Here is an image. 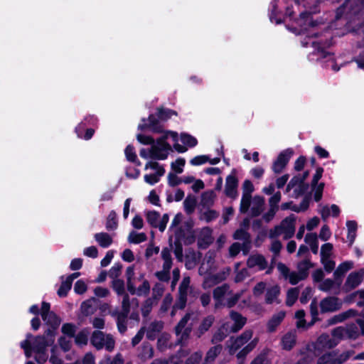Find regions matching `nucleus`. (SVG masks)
<instances>
[{"mask_svg": "<svg viewBox=\"0 0 364 364\" xmlns=\"http://www.w3.org/2000/svg\"><path fill=\"white\" fill-rule=\"evenodd\" d=\"M46 316L47 319L43 321L50 325L52 329H48L46 336H37L34 338L28 334L26 339L21 342V347L24 350L26 358H30L33 352L35 360L38 364H44L48 360L46 347L54 343V330L60 323L59 318L52 311L47 314Z\"/></svg>", "mask_w": 364, "mask_h": 364, "instance_id": "obj_1", "label": "nucleus"}, {"mask_svg": "<svg viewBox=\"0 0 364 364\" xmlns=\"http://www.w3.org/2000/svg\"><path fill=\"white\" fill-rule=\"evenodd\" d=\"M304 2V7L306 9H311L318 2V0H272L270 4V15L269 18L272 22H274L277 24L281 23L280 18H277V15L281 12V9L283 4H285L286 15L291 17L293 14L296 11L291 10V7H294V5L300 12L299 18L296 20V23L300 26L299 33L304 32L306 30V27L309 26H314L310 13L309 11H301L300 9L301 2Z\"/></svg>", "mask_w": 364, "mask_h": 364, "instance_id": "obj_2", "label": "nucleus"}, {"mask_svg": "<svg viewBox=\"0 0 364 364\" xmlns=\"http://www.w3.org/2000/svg\"><path fill=\"white\" fill-rule=\"evenodd\" d=\"M168 137H171L175 142L174 149L180 153L186 151L187 149L178 144V134L174 132H167L165 135L159 139L156 144H153L150 149H142L140 150L139 155L144 159H153L157 160H164L167 158L171 151V146L166 141Z\"/></svg>", "mask_w": 364, "mask_h": 364, "instance_id": "obj_3", "label": "nucleus"}, {"mask_svg": "<svg viewBox=\"0 0 364 364\" xmlns=\"http://www.w3.org/2000/svg\"><path fill=\"white\" fill-rule=\"evenodd\" d=\"M252 336L253 331L252 330H246L241 335L232 339L229 346L230 353L235 354L244 345L247 344L237 354L238 358H245L258 343L259 338L257 337L252 338Z\"/></svg>", "mask_w": 364, "mask_h": 364, "instance_id": "obj_4", "label": "nucleus"}, {"mask_svg": "<svg viewBox=\"0 0 364 364\" xmlns=\"http://www.w3.org/2000/svg\"><path fill=\"white\" fill-rule=\"evenodd\" d=\"M346 338H348L347 332L343 327H338L333 329L331 337L327 334H322L314 344L315 350L318 351V353L315 352V355H318L323 350L335 347L342 339Z\"/></svg>", "mask_w": 364, "mask_h": 364, "instance_id": "obj_5", "label": "nucleus"}, {"mask_svg": "<svg viewBox=\"0 0 364 364\" xmlns=\"http://www.w3.org/2000/svg\"><path fill=\"white\" fill-rule=\"evenodd\" d=\"M295 232V218L292 216L284 218L279 226L269 231V237L275 238L276 237L283 235L285 240L291 237Z\"/></svg>", "mask_w": 364, "mask_h": 364, "instance_id": "obj_6", "label": "nucleus"}, {"mask_svg": "<svg viewBox=\"0 0 364 364\" xmlns=\"http://www.w3.org/2000/svg\"><path fill=\"white\" fill-rule=\"evenodd\" d=\"M90 342L96 349L105 348L108 351H112L115 345V341L110 334H105L100 331H95L92 333Z\"/></svg>", "mask_w": 364, "mask_h": 364, "instance_id": "obj_7", "label": "nucleus"}, {"mask_svg": "<svg viewBox=\"0 0 364 364\" xmlns=\"http://www.w3.org/2000/svg\"><path fill=\"white\" fill-rule=\"evenodd\" d=\"M230 272V268L224 269L217 273L207 274L206 275H201L203 277V282L202 287L203 289H207L213 287L217 284L225 280Z\"/></svg>", "mask_w": 364, "mask_h": 364, "instance_id": "obj_8", "label": "nucleus"}, {"mask_svg": "<svg viewBox=\"0 0 364 364\" xmlns=\"http://www.w3.org/2000/svg\"><path fill=\"white\" fill-rule=\"evenodd\" d=\"M230 272V268L224 269L217 273L207 274L206 275H201L203 277V282L202 287L203 289H207L213 287L217 284L225 280Z\"/></svg>", "mask_w": 364, "mask_h": 364, "instance_id": "obj_9", "label": "nucleus"}, {"mask_svg": "<svg viewBox=\"0 0 364 364\" xmlns=\"http://www.w3.org/2000/svg\"><path fill=\"white\" fill-rule=\"evenodd\" d=\"M230 272V268L224 269L217 273L207 274L206 275H201L203 277V282L202 287L203 289H207L213 287L217 284L225 280Z\"/></svg>", "mask_w": 364, "mask_h": 364, "instance_id": "obj_10", "label": "nucleus"}, {"mask_svg": "<svg viewBox=\"0 0 364 364\" xmlns=\"http://www.w3.org/2000/svg\"><path fill=\"white\" fill-rule=\"evenodd\" d=\"M149 168L155 171V173L146 174L144 176V181L150 185H154L158 183L160 178L164 176L165 170L163 166H160L159 164L156 161H149L146 163L144 169L147 170Z\"/></svg>", "mask_w": 364, "mask_h": 364, "instance_id": "obj_11", "label": "nucleus"}, {"mask_svg": "<svg viewBox=\"0 0 364 364\" xmlns=\"http://www.w3.org/2000/svg\"><path fill=\"white\" fill-rule=\"evenodd\" d=\"M147 222L154 228H157L161 232H164L169 220L168 214H164L160 219V215L154 210L147 211L146 213Z\"/></svg>", "mask_w": 364, "mask_h": 364, "instance_id": "obj_12", "label": "nucleus"}, {"mask_svg": "<svg viewBox=\"0 0 364 364\" xmlns=\"http://www.w3.org/2000/svg\"><path fill=\"white\" fill-rule=\"evenodd\" d=\"M218 268L215 262V253L213 252H208L205 254L203 262L199 267L198 273L201 275H206L207 274L213 273Z\"/></svg>", "mask_w": 364, "mask_h": 364, "instance_id": "obj_13", "label": "nucleus"}, {"mask_svg": "<svg viewBox=\"0 0 364 364\" xmlns=\"http://www.w3.org/2000/svg\"><path fill=\"white\" fill-rule=\"evenodd\" d=\"M250 205L247 206L245 210L242 209V201L240 202V212L241 213H247L248 209L250 208V214L252 216H258L260 215L264 209L265 205L264 198L259 196H255L252 198H250Z\"/></svg>", "mask_w": 364, "mask_h": 364, "instance_id": "obj_14", "label": "nucleus"}, {"mask_svg": "<svg viewBox=\"0 0 364 364\" xmlns=\"http://www.w3.org/2000/svg\"><path fill=\"white\" fill-rule=\"evenodd\" d=\"M231 294L230 286L224 284L216 287L213 290V299L215 300V307L216 309L220 306H225L226 299Z\"/></svg>", "mask_w": 364, "mask_h": 364, "instance_id": "obj_15", "label": "nucleus"}, {"mask_svg": "<svg viewBox=\"0 0 364 364\" xmlns=\"http://www.w3.org/2000/svg\"><path fill=\"white\" fill-rule=\"evenodd\" d=\"M230 319L232 321L233 324L230 326L228 323L223 324V328L226 332H237L245 325L247 318L242 316L240 314L231 311L230 313Z\"/></svg>", "mask_w": 364, "mask_h": 364, "instance_id": "obj_16", "label": "nucleus"}, {"mask_svg": "<svg viewBox=\"0 0 364 364\" xmlns=\"http://www.w3.org/2000/svg\"><path fill=\"white\" fill-rule=\"evenodd\" d=\"M306 189L307 186L304 182H302L300 176H296L291 178V180L289 181L287 186L286 191L290 192L291 190H293V192L291 195V197L298 198L302 195Z\"/></svg>", "mask_w": 364, "mask_h": 364, "instance_id": "obj_17", "label": "nucleus"}, {"mask_svg": "<svg viewBox=\"0 0 364 364\" xmlns=\"http://www.w3.org/2000/svg\"><path fill=\"white\" fill-rule=\"evenodd\" d=\"M238 180L236 176V171L233 169L225 180V193L230 198H235L237 196Z\"/></svg>", "mask_w": 364, "mask_h": 364, "instance_id": "obj_18", "label": "nucleus"}, {"mask_svg": "<svg viewBox=\"0 0 364 364\" xmlns=\"http://www.w3.org/2000/svg\"><path fill=\"white\" fill-rule=\"evenodd\" d=\"M341 307L342 301L335 296L324 298L320 302V308L322 313L336 311Z\"/></svg>", "mask_w": 364, "mask_h": 364, "instance_id": "obj_19", "label": "nucleus"}, {"mask_svg": "<svg viewBox=\"0 0 364 364\" xmlns=\"http://www.w3.org/2000/svg\"><path fill=\"white\" fill-rule=\"evenodd\" d=\"M293 155V151L287 149L282 151L272 165V170L276 173H279L285 168L289 159Z\"/></svg>", "mask_w": 364, "mask_h": 364, "instance_id": "obj_20", "label": "nucleus"}, {"mask_svg": "<svg viewBox=\"0 0 364 364\" xmlns=\"http://www.w3.org/2000/svg\"><path fill=\"white\" fill-rule=\"evenodd\" d=\"M364 277V269L358 272L350 273L344 284L343 289L346 291H349L357 287L362 282Z\"/></svg>", "mask_w": 364, "mask_h": 364, "instance_id": "obj_21", "label": "nucleus"}, {"mask_svg": "<svg viewBox=\"0 0 364 364\" xmlns=\"http://www.w3.org/2000/svg\"><path fill=\"white\" fill-rule=\"evenodd\" d=\"M212 232V230L208 227L200 229L196 232L198 245L200 248H206L213 242Z\"/></svg>", "mask_w": 364, "mask_h": 364, "instance_id": "obj_22", "label": "nucleus"}, {"mask_svg": "<svg viewBox=\"0 0 364 364\" xmlns=\"http://www.w3.org/2000/svg\"><path fill=\"white\" fill-rule=\"evenodd\" d=\"M191 279L189 277H185L178 288V298L177 300V306L184 308L187 301V296Z\"/></svg>", "mask_w": 364, "mask_h": 364, "instance_id": "obj_23", "label": "nucleus"}, {"mask_svg": "<svg viewBox=\"0 0 364 364\" xmlns=\"http://www.w3.org/2000/svg\"><path fill=\"white\" fill-rule=\"evenodd\" d=\"M346 328L348 338L355 339L360 335H364V320L358 319L356 323L348 325Z\"/></svg>", "mask_w": 364, "mask_h": 364, "instance_id": "obj_24", "label": "nucleus"}, {"mask_svg": "<svg viewBox=\"0 0 364 364\" xmlns=\"http://www.w3.org/2000/svg\"><path fill=\"white\" fill-rule=\"evenodd\" d=\"M138 281H141L142 283L139 287H136V284H133V290L128 289V291L131 294H136L137 296H146L150 291V284L148 280L144 279V275L141 274L137 279Z\"/></svg>", "mask_w": 364, "mask_h": 364, "instance_id": "obj_25", "label": "nucleus"}, {"mask_svg": "<svg viewBox=\"0 0 364 364\" xmlns=\"http://www.w3.org/2000/svg\"><path fill=\"white\" fill-rule=\"evenodd\" d=\"M247 264L250 268H255L257 270H263L267 267V262L261 255H252L248 258Z\"/></svg>", "mask_w": 364, "mask_h": 364, "instance_id": "obj_26", "label": "nucleus"}, {"mask_svg": "<svg viewBox=\"0 0 364 364\" xmlns=\"http://www.w3.org/2000/svg\"><path fill=\"white\" fill-rule=\"evenodd\" d=\"M242 196L241 198L242 201V209L245 210L247 206L250 205V198L251 197V193L254 191V186L252 182L249 180H246L244 181L242 184Z\"/></svg>", "mask_w": 364, "mask_h": 364, "instance_id": "obj_27", "label": "nucleus"}, {"mask_svg": "<svg viewBox=\"0 0 364 364\" xmlns=\"http://www.w3.org/2000/svg\"><path fill=\"white\" fill-rule=\"evenodd\" d=\"M191 314H186L179 321L178 325L176 326L175 331L177 336H179L181 334V338L184 339L186 338L190 332L191 328H185L188 321L190 319Z\"/></svg>", "mask_w": 364, "mask_h": 364, "instance_id": "obj_28", "label": "nucleus"}, {"mask_svg": "<svg viewBox=\"0 0 364 364\" xmlns=\"http://www.w3.org/2000/svg\"><path fill=\"white\" fill-rule=\"evenodd\" d=\"M94 238L97 244L102 248L109 247L113 242L112 236L105 232L95 234Z\"/></svg>", "mask_w": 364, "mask_h": 364, "instance_id": "obj_29", "label": "nucleus"}, {"mask_svg": "<svg viewBox=\"0 0 364 364\" xmlns=\"http://www.w3.org/2000/svg\"><path fill=\"white\" fill-rule=\"evenodd\" d=\"M280 293V288L278 285H272L267 288L265 294V301L267 304H272L274 302L279 303L278 296Z\"/></svg>", "mask_w": 364, "mask_h": 364, "instance_id": "obj_30", "label": "nucleus"}, {"mask_svg": "<svg viewBox=\"0 0 364 364\" xmlns=\"http://www.w3.org/2000/svg\"><path fill=\"white\" fill-rule=\"evenodd\" d=\"M164 323L161 321L151 323L146 329V337L150 340L155 339L163 329Z\"/></svg>", "mask_w": 364, "mask_h": 364, "instance_id": "obj_31", "label": "nucleus"}, {"mask_svg": "<svg viewBox=\"0 0 364 364\" xmlns=\"http://www.w3.org/2000/svg\"><path fill=\"white\" fill-rule=\"evenodd\" d=\"M285 317L284 311H279L275 314H274L272 318L269 320L267 326V330L269 332H273L276 330V328L279 326V325L282 323L283 319Z\"/></svg>", "mask_w": 364, "mask_h": 364, "instance_id": "obj_32", "label": "nucleus"}, {"mask_svg": "<svg viewBox=\"0 0 364 364\" xmlns=\"http://www.w3.org/2000/svg\"><path fill=\"white\" fill-rule=\"evenodd\" d=\"M353 267V263L352 262H345L341 264L336 271L334 272V277L336 281H338V286L341 284V278L344 275L346 272L348 270L351 269Z\"/></svg>", "mask_w": 364, "mask_h": 364, "instance_id": "obj_33", "label": "nucleus"}, {"mask_svg": "<svg viewBox=\"0 0 364 364\" xmlns=\"http://www.w3.org/2000/svg\"><path fill=\"white\" fill-rule=\"evenodd\" d=\"M215 321V317L212 315H209L204 318L199 325L196 333L198 337H200L203 335L208 329L211 327Z\"/></svg>", "mask_w": 364, "mask_h": 364, "instance_id": "obj_34", "label": "nucleus"}, {"mask_svg": "<svg viewBox=\"0 0 364 364\" xmlns=\"http://www.w3.org/2000/svg\"><path fill=\"white\" fill-rule=\"evenodd\" d=\"M182 220L183 215L181 213H177L173 218L169 228V231L175 235L176 240H179L181 237V232L178 225L182 222Z\"/></svg>", "mask_w": 364, "mask_h": 364, "instance_id": "obj_35", "label": "nucleus"}, {"mask_svg": "<svg viewBox=\"0 0 364 364\" xmlns=\"http://www.w3.org/2000/svg\"><path fill=\"white\" fill-rule=\"evenodd\" d=\"M357 315V311L353 309H349L345 312L339 314L338 315L334 316L331 319L328 320V323L330 325H333L337 323H341L345 321L346 319L353 317Z\"/></svg>", "mask_w": 364, "mask_h": 364, "instance_id": "obj_36", "label": "nucleus"}, {"mask_svg": "<svg viewBox=\"0 0 364 364\" xmlns=\"http://www.w3.org/2000/svg\"><path fill=\"white\" fill-rule=\"evenodd\" d=\"M357 315V311L353 309H349L345 312L339 314L338 315L334 316L331 319L328 320V323L330 325H333L337 323H341L345 321L346 319L353 317Z\"/></svg>", "mask_w": 364, "mask_h": 364, "instance_id": "obj_37", "label": "nucleus"}, {"mask_svg": "<svg viewBox=\"0 0 364 364\" xmlns=\"http://www.w3.org/2000/svg\"><path fill=\"white\" fill-rule=\"evenodd\" d=\"M296 343V335L289 332L285 334L282 338V348L285 350H291Z\"/></svg>", "mask_w": 364, "mask_h": 364, "instance_id": "obj_38", "label": "nucleus"}, {"mask_svg": "<svg viewBox=\"0 0 364 364\" xmlns=\"http://www.w3.org/2000/svg\"><path fill=\"white\" fill-rule=\"evenodd\" d=\"M310 43L312 45L313 47L315 48V51L316 52V54L318 55H319L320 57L323 58L328 56L329 59H332L331 55L328 53H327L326 51L324 50L325 46H321L320 42H316L314 41H312L311 42H307V41L302 42L303 46H304V47L307 46Z\"/></svg>", "mask_w": 364, "mask_h": 364, "instance_id": "obj_39", "label": "nucleus"}, {"mask_svg": "<svg viewBox=\"0 0 364 364\" xmlns=\"http://www.w3.org/2000/svg\"><path fill=\"white\" fill-rule=\"evenodd\" d=\"M221 350L222 346L220 345H218L210 348L207 352L203 364L213 363L216 357L220 353Z\"/></svg>", "mask_w": 364, "mask_h": 364, "instance_id": "obj_40", "label": "nucleus"}, {"mask_svg": "<svg viewBox=\"0 0 364 364\" xmlns=\"http://www.w3.org/2000/svg\"><path fill=\"white\" fill-rule=\"evenodd\" d=\"M346 226L348 228L347 238L349 241V245L351 246L356 237L357 223L354 220H348L346 222Z\"/></svg>", "mask_w": 364, "mask_h": 364, "instance_id": "obj_41", "label": "nucleus"}, {"mask_svg": "<svg viewBox=\"0 0 364 364\" xmlns=\"http://www.w3.org/2000/svg\"><path fill=\"white\" fill-rule=\"evenodd\" d=\"M313 267L309 259L300 262L297 265V272L300 274V279H306L309 275V270Z\"/></svg>", "mask_w": 364, "mask_h": 364, "instance_id": "obj_42", "label": "nucleus"}, {"mask_svg": "<svg viewBox=\"0 0 364 364\" xmlns=\"http://www.w3.org/2000/svg\"><path fill=\"white\" fill-rule=\"evenodd\" d=\"M215 197V193L213 191L203 193L201 196V205L207 208L210 207L213 205Z\"/></svg>", "mask_w": 364, "mask_h": 364, "instance_id": "obj_43", "label": "nucleus"}, {"mask_svg": "<svg viewBox=\"0 0 364 364\" xmlns=\"http://www.w3.org/2000/svg\"><path fill=\"white\" fill-rule=\"evenodd\" d=\"M126 278H127V287L128 289H134L133 284L136 283V280H137L138 277H135L134 273V266H129L126 269Z\"/></svg>", "mask_w": 364, "mask_h": 364, "instance_id": "obj_44", "label": "nucleus"}, {"mask_svg": "<svg viewBox=\"0 0 364 364\" xmlns=\"http://www.w3.org/2000/svg\"><path fill=\"white\" fill-rule=\"evenodd\" d=\"M128 242L133 244H139L147 240V236L144 232L132 231L128 236Z\"/></svg>", "mask_w": 364, "mask_h": 364, "instance_id": "obj_45", "label": "nucleus"}, {"mask_svg": "<svg viewBox=\"0 0 364 364\" xmlns=\"http://www.w3.org/2000/svg\"><path fill=\"white\" fill-rule=\"evenodd\" d=\"M118 226L117 214L112 210L109 213L107 222H106V228L108 230H114L117 229Z\"/></svg>", "mask_w": 364, "mask_h": 364, "instance_id": "obj_46", "label": "nucleus"}, {"mask_svg": "<svg viewBox=\"0 0 364 364\" xmlns=\"http://www.w3.org/2000/svg\"><path fill=\"white\" fill-rule=\"evenodd\" d=\"M328 354L333 355L334 363L336 364H342L343 363L346 362L352 355L353 353L351 351H345L339 355L336 352L328 353Z\"/></svg>", "mask_w": 364, "mask_h": 364, "instance_id": "obj_47", "label": "nucleus"}, {"mask_svg": "<svg viewBox=\"0 0 364 364\" xmlns=\"http://www.w3.org/2000/svg\"><path fill=\"white\" fill-rule=\"evenodd\" d=\"M299 291L298 288H291L287 291L286 304L287 306H292L298 299Z\"/></svg>", "mask_w": 364, "mask_h": 364, "instance_id": "obj_48", "label": "nucleus"}, {"mask_svg": "<svg viewBox=\"0 0 364 364\" xmlns=\"http://www.w3.org/2000/svg\"><path fill=\"white\" fill-rule=\"evenodd\" d=\"M243 292H244V291H241L240 292L233 294L231 291V294L230 296H228V297L226 299V302L225 304V306H227L228 308H231V307L234 306L237 304L238 300L240 299V297L242 296Z\"/></svg>", "mask_w": 364, "mask_h": 364, "instance_id": "obj_49", "label": "nucleus"}, {"mask_svg": "<svg viewBox=\"0 0 364 364\" xmlns=\"http://www.w3.org/2000/svg\"><path fill=\"white\" fill-rule=\"evenodd\" d=\"M157 304V301L154 299L149 298L147 299L142 305L141 307V313L144 316H146L151 312V309L154 305Z\"/></svg>", "mask_w": 364, "mask_h": 364, "instance_id": "obj_50", "label": "nucleus"}, {"mask_svg": "<svg viewBox=\"0 0 364 364\" xmlns=\"http://www.w3.org/2000/svg\"><path fill=\"white\" fill-rule=\"evenodd\" d=\"M183 205H184L185 211L188 214H191L195 210V207L196 205V200L194 197L188 196L185 199V200L183 202Z\"/></svg>", "mask_w": 364, "mask_h": 364, "instance_id": "obj_51", "label": "nucleus"}, {"mask_svg": "<svg viewBox=\"0 0 364 364\" xmlns=\"http://www.w3.org/2000/svg\"><path fill=\"white\" fill-rule=\"evenodd\" d=\"M153 354L154 352L151 346L149 343H144L141 347V352L139 353V356L146 360L152 358Z\"/></svg>", "mask_w": 364, "mask_h": 364, "instance_id": "obj_52", "label": "nucleus"}, {"mask_svg": "<svg viewBox=\"0 0 364 364\" xmlns=\"http://www.w3.org/2000/svg\"><path fill=\"white\" fill-rule=\"evenodd\" d=\"M100 364H124V359L120 353L117 354L112 360L109 358H105L102 360ZM126 364H132V362H128Z\"/></svg>", "mask_w": 364, "mask_h": 364, "instance_id": "obj_53", "label": "nucleus"}, {"mask_svg": "<svg viewBox=\"0 0 364 364\" xmlns=\"http://www.w3.org/2000/svg\"><path fill=\"white\" fill-rule=\"evenodd\" d=\"M72 287V283L69 282L67 279L65 281H63L61 285L58 290V294L60 297L65 296L68 292L70 291Z\"/></svg>", "mask_w": 364, "mask_h": 364, "instance_id": "obj_54", "label": "nucleus"}, {"mask_svg": "<svg viewBox=\"0 0 364 364\" xmlns=\"http://www.w3.org/2000/svg\"><path fill=\"white\" fill-rule=\"evenodd\" d=\"M239 265H240L239 263H237L235 264L236 274H235L234 281L236 283L242 282L248 275V272L246 269H242L240 270H238Z\"/></svg>", "mask_w": 364, "mask_h": 364, "instance_id": "obj_55", "label": "nucleus"}, {"mask_svg": "<svg viewBox=\"0 0 364 364\" xmlns=\"http://www.w3.org/2000/svg\"><path fill=\"white\" fill-rule=\"evenodd\" d=\"M112 287L118 295H124L126 294L124 291V283L122 280L114 279Z\"/></svg>", "mask_w": 364, "mask_h": 364, "instance_id": "obj_56", "label": "nucleus"}, {"mask_svg": "<svg viewBox=\"0 0 364 364\" xmlns=\"http://www.w3.org/2000/svg\"><path fill=\"white\" fill-rule=\"evenodd\" d=\"M181 140L182 143L190 147L195 146L198 142L197 139L195 137L184 133L181 134Z\"/></svg>", "mask_w": 364, "mask_h": 364, "instance_id": "obj_57", "label": "nucleus"}, {"mask_svg": "<svg viewBox=\"0 0 364 364\" xmlns=\"http://www.w3.org/2000/svg\"><path fill=\"white\" fill-rule=\"evenodd\" d=\"M164 291V287L162 284L157 283L154 285L152 289V296L151 298L154 299L156 301L161 297Z\"/></svg>", "mask_w": 364, "mask_h": 364, "instance_id": "obj_58", "label": "nucleus"}, {"mask_svg": "<svg viewBox=\"0 0 364 364\" xmlns=\"http://www.w3.org/2000/svg\"><path fill=\"white\" fill-rule=\"evenodd\" d=\"M333 245L331 243H326L321 246V259L325 258H330L332 254Z\"/></svg>", "mask_w": 364, "mask_h": 364, "instance_id": "obj_59", "label": "nucleus"}, {"mask_svg": "<svg viewBox=\"0 0 364 364\" xmlns=\"http://www.w3.org/2000/svg\"><path fill=\"white\" fill-rule=\"evenodd\" d=\"M218 215V213L215 210H208L202 213L200 218L208 223L217 218Z\"/></svg>", "mask_w": 364, "mask_h": 364, "instance_id": "obj_60", "label": "nucleus"}, {"mask_svg": "<svg viewBox=\"0 0 364 364\" xmlns=\"http://www.w3.org/2000/svg\"><path fill=\"white\" fill-rule=\"evenodd\" d=\"M62 332L65 336L73 338L75 333V326L70 323H65L62 326Z\"/></svg>", "mask_w": 364, "mask_h": 364, "instance_id": "obj_61", "label": "nucleus"}, {"mask_svg": "<svg viewBox=\"0 0 364 364\" xmlns=\"http://www.w3.org/2000/svg\"><path fill=\"white\" fill-rule=\"evenodd\" d=\"M186 161L184 159L178 158L171 164V168L176 173H181L183 172V166Z\"/></svg>", "mask_w": 364, "mask_h": 364, "instance_id": "obj_62", "label": "nucleus"}, {"mask_svg": "<svg viewBox=\"0 0 364 364\" xmlns=\"http://www.w3.org/2000/svg\"><path fill=\"white\" fill-rule=\"evenodd\" d=\"M335 282L333 280L331 279H326L320 283L318 289L323 291H329L333 288Z\"/></svg>", "mask_w": 364, "mask_h": 364, "instance_id": "obj_63", "label": "nucleus"}, {"mask_svg": "<svg viewBox=\"0 0 364 364\" xmlns=\"http://www.w3.org/2000/svg\"><path fill=\"white\" fill-rule=\"evenodd\" d=\"M49 361L51 364H63V360L61 358L60 353L55 348H53L51 350V355L49 358Z\"/></svg>", "mask_w": 364, "mask_h": 364, "instance_id": "obj_64", "label": "nucleus"}]
</instances>
